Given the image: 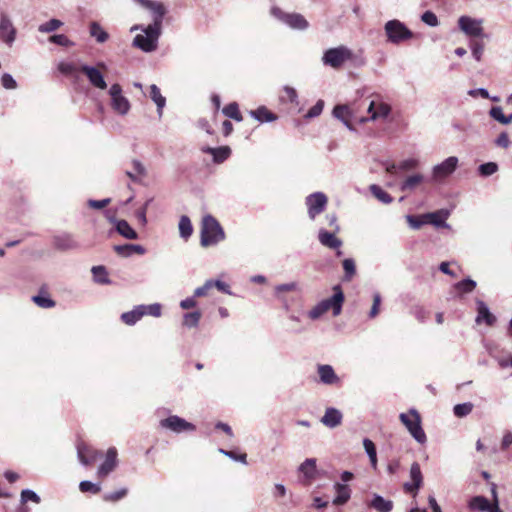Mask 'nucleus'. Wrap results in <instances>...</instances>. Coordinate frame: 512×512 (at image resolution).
I'll return each instance as SVG.
<instances>
[{
    "instance_id": "1",
    "label": "nucleus",
    "mask_w": 512,
    "mask_h": 512,
    "mask_svg": "<svg viewBox=\"0 0 512 512\" xmlns=\"http://www.w3.org/2000/svg\"><path fill=\"white\" fill-rule=\"evenodd\" d=\"M166 12L152 13L153 23L144 27L134 25L130 31L141 30L143 34H138L133 39V46L143 52L150 53L158 48V41L161 35L162 21Z\"/></svg>"
},
{
    "instance_id": "2",
    "label": "nucleus",
    "mask_w": 512,
    "mask_h": 512,
    "mask_svg": "<svg viewBox=\"0 0 512 512\" xmlns=\"http://www.w3.org/2000/svg\"><path fill=\"white\" fill-rule=\"evenodd\" d=\"M334 294L328 299H324L317 303L309 312L308 317L311 320H317L324 315L328 310L332 309L333 315L338 316L342 311L344 303V294L340 286H334Z\"/></svg>"
},
{
    "instance_id": "3",
    "label": "nucleus",
    "mask_w": 512,
    "mask_h": 512,
    "mask_svg": "<svg viewBox=\"0 0 512 512\" xmlns=\"http://www.w3.org/2000/svg\"><path fill=\"white\" fill-rule=\"evenodd\" d=\"M200 234V243L203 247L216 245L225 239L223 228L212 215L203 217Z\"/></svg>"
},
{
    "instance_id": "4",
    "label": "nucleus",
    "mask_w": 512,
    "mask_h": 512,
    "mask_svg": "<svg viewBox=\"0 0 512 512\" xmlns=\"http://www.w3.org/2000/svg\"><path fill=\"white\" fill-rule=\"evenodd\" d=\"M399 419L418 443L424 444L426 442L427 438L421 425V416L415 408H410L406 413H400Z\"/></svg>"
},
{
    "instance_id": "5",
    "label": "nucleus",
    "mask_w": 512,
    "mask_h": 512,
    "mask_svg": "<svg viewBox=\"0 0 512 512\" xmlns=\"http://www.w3.org/2000/svg\"><path fill=\"white\" fill-rule=\"evenodd\" d=\"M387 42L399 45L413 37L412 31L400 20H389L384 25Z\"/></svg>"
},
{
    "instance_id": "6",
    "label": "nucleus",
    "mask_w": 512,
    "mask_h": 512,
    "mask_svg": "<svg viewBox=\"0 0 512 512\" xmlns=\"http://www.w3.org/2000/svg\"><path fill=\"white\" fill-rule=\"evenodd\" d=\"M352 58V50L347 46L340 45L338 47L327 49L322 56V62L325 66H329L333 69H339L344 65V63L350 61Z\"/></svg>"
},
{
    "instance_id": "7",
    "label": "nucleus",
    "mask_w": 512,
    "mask_h": 512,
    "mask_svg": "<svg viewBox=\"0 0 512 512\" xmlns=\"http://www.w3.org/2000/svg\"><path fill=\"white\" fill-rule=\"evenodd\" d=\"M358 106L351 105H337L333 109V116L339 119L349 130H354L352 123H365L368 119L357 114Z\"/></svg>"
},
{
    "instance_id": "8",
    "label": "nucleus",
    "mask_w": 512,
    "mask_h": 512,
    "mask_svg": "<svg viewBox=\"0 0 512 512\" xmlns=\"http://www.w3.org/2000/svg\"><path fill=\"white\" fill-rule=\"evenodd\" d=\"M110 96V106L118 115L125 116L129 113L131 104L127 97L123 95L122 87L118 83H114L108 90Z\"/></svg>"
},
{
    "instance_id": "9",
    "label": "nucleus",
    "mask_w": 512,
    "mask_h": 512,
    "mask_svg": "<svg viewBox=\"0 0 512 512\" xmlns=\"http://www.w3.org/2000/svg\"><path fill=\"white\" fill-rule=\"evenodd\" d=\"M271 15L292 29L305 30L309 26L308 21L303 15L298 13H286L276 6L271 8Z\"/></svg>"
},
{
    "instance_id": "10",
    "label": "nucleus",
    "mask_w": 512,
    "mask_h": 512,
    "mask_svg": "<svg viewBox=\"0 0 512 512\" xmlns=\"http://www.w3.org/2000/svg\"><path fill=\"white\" fill-rule=\"evenodd\" d=\"M483 21L474 19L469 16H461L458 20L459 29L470 39L474 38H488L484 33Z\"/></svg>"
},
{
    "instance_id": "11",
    "label": "nucleus",
    "mask_w": 512,
    "mask_h": 512,
    "mask_svg": "<svg viewBox=\"0 0 512 512\" xmlns=\"http://www.w3.org/2000/svg\"><path fill=\"white\" fill-rule=\"evenodd\" d=\"M159 425L162 429L169 430L177 434L193 432L196 430V426L194 424L177 415H170L169 417L160 420Z\"/></svg>"
},
{
    "instance_id": "12",
    "label": "nucleus",
    "mask_w": 512,
    "mask_h": 512,
    "mask_svg": "<svg viewBox=\"0 0 512 512\" xmlns=\"http://www.w3.org/2000/svg\"><path fill=\"white\" fill-rule=\"evenodd\" d=\"M327 203L328 198L323 192H314L309 194L305 198L309 218L314 220L325 210Z\"/></svg>"
},
{
    "instance_id": "13",
    "label": "nucleus",
    "mask_w": 512,
    "mask_h": 512,
    "mask_svg": "<svg viewBox=\"0 0 512 512\" xmlns=\"http://www.w3.org/2000/svg\"><path fill=\"white\" fill-rule=\"evenodd\" d=\"M410 479V482L404 483L403 488L406 493L415 498L423 484V475L417 462H414L410 467Z\"/></svg>"
},
{
    "instance_id": "14",
    "label": "nucleus",
    "mask_w": 512,
    "mask_h": 512,
    "mask_svg": "<svg viewBox=\"0 0 512 512\" xmlns=\"http://www.w3.org/2000/svg\"><path fill=\"white\" fill-rule=\"evenodd\" d=\"M367 112L370 116L365 119L368 121L384 120L389 116L391 107L379 99L371 100L367 106Z\"/></svg>"
},
{
    "instance_id": "15",
    "label": "nucleus",
    "mask_w": 512,
    "mask_h": 512,
    "mask_svg": "<svg viewBox=\"0 0 512 512\" xmlns=\"http://www.w3.org/2000/svg\"><path fill=\"white\" fill-rule=\"evenodd\" d=\"M16 29L10 17L2 12L0 14V38L7 45L11 46L16 39Z\"/></svg>"
},
{
    "instance_id": "16",
    "label": "nucleus",
    "mask_w": 512,
    "mask_h": 512,
    "mask_svg": "<svg viewBox=\"0 0 512 512\" xmlns=\"http://www.w3.org/2000/svg\"><path fill=\"white\" fill-rule=\"evenodd\" d=\"M80 70L86 75L89 83L93 87L100 90H105L107 88V83L98 67L84 64L80 67Z\"/></svg>"
},
{
    "instance_id": "17",
    "label": "nucleus",
    "mask_w": 512,
    "mask_h": 512,
    "mask_svg": "<svg viewBox=\"0 0 512 512\" xmlns=\"http://www.w3.org/2000/svg\"><path fill=\"white\" fill-rule=\"evenodd\" d=\"M102 454L100 451L91 448L83 442L77 444V456L82 465H90Z\"/></svg>"
},
{
    "instance_id": "18",
    "label": "nucleus",
    "mask_w": 512,
    "mask_h": 512,
    "mask_svg": "<svg viewBox=\"0 0 512 512\" xmlns=\"http://www.w3.org/2000/svg\"><path fill=\"white\" fill-rule=\"evenodd\" d=\"M469 506L472 510L499 512L498 502L495 499L494 503H490L487 498L483 496H475L470 502Z\"/></svg>"
},
{
    "instance_id": "19",
    "label": "nucleus",
    "mask_w": 512,
    "mask_h": 512,
    "mask_svg": "<svg viewBox=\"0 0 512 512\" xmlns=\"http://www.w3.org/2000/svg\"><path fill=\"white\" fill-rule=\"evenodd\" d=\"M117 465V450L114 447L108 449L105 461L98 468V475L100 477L107 476L112 472Z\"/></svg>"
},
{
    "instance_id": "20",
    "label": "nucleus",
    "mask_w": 512,
    "mask_h": 512,
    "mask_svg": "<svg viewBox=\"0 0 512 512\" xmlns=\"http://www.w3.org/2000/svg\"><path fill=\"white\" fill-rule=\"evenodd\" d=\"M343 415L340 410L329 407L321 418V423L328 428H335L342 423Z\"/></svg>"
},
{
    "instance_id": "21",
    "label": "nucleus",
    "mask_w": 512,
    "mask_h": 512,
    "mask_svg": "<svg viewBox=\"0 0 512 512\" xmlns=\"http://www.w3.org/2000/svg\"><path fill=\"white\" fill-rule=\"evenodd\" d=\"M477 324L485 322L487 326H493L496 323V317L489 311L487 305L481 301H477V316L475 319Z\"/></svg>"
},
{
    "instance_id": "22",
    "label": "nucleus",
    "mask_w": 512,
    "mask_h": 512,
    "mask_svg": "<svg viewBox=\"0 0 512 512\" xmlns=\"http://www.w3.org/2000/svg\"><path fill=\"white\" fill-rule=\"evenodd\" d=\"M318 240L321 245L330 249H339L343 244L342 240L336 237L335 233L328 232L325 229L319 230Z\"/></svg>"
},
{
    "instance_id": "23",
    "label": "nucleus",
    "mask_w": 512,
    "mask_h": 512,
    "mask_svg": "<svg viewBox=\"0 0 512 512\" xmlns=\"http://www.w3.org/2000/svg\"><path fill=\"white\" fill-rule=\"evenodd\" d=\"M317 371L323 384L334 385L340 381L331 365H319Z\"/></svg>"
},
{
    "instance_id": "24",
    "label": "nucleus",
    "mask_w": 512,
    "mask_h": 512,
    "mask_svg": "<svg viewBox=\"0 0 512 512\" xmlns=\"http://www.w3.org/2000/svg\"><path fill=\"white\" fill-rule=\"evenodd\" d=\"M114 251L122 257H130L132 254L143 255L146 249L139 244H124L114 246Z\"/></svg>"
},
{
    "instance_id": "25",
    "label": "nucleus",
    "mask_w": 512,
    "mask_h": 512,
    "mask_svg": "<svg viewBox=\"0 0 512 512\" xmlns=\"http://www.w3.org/2000/svg\"><path fill=\"white\" fill-rule=\"evenodd\" d=\"M201 150L204 153L211 154L213 156V161L215 163L224 162L230 156L231 153V150L228 146H222L218 148L203 147Z\"/></svg>"
},
{
    "instance_id": "26",
    "label": "nucleus",
    "mask_w": 512,
    "mask_h": 512,
    "mask_svg": "<svg viewBox=\"0 0 512 512\" xmlns=\"http://www.w3.org/2000/svg\"><path fill=\"white\" fill-rule=\"evenodd\" d=\"M369 507L375 509L377 512H391L393 509V502L383 498L381 495L374 494L369 503Z\"/></svg>"
},
{
    "instance_id": "27",
    "label": "nucleus",
    "mask_w": 512,
    "mask_h": 512,
    "mask_svg": "<svg viewBox=\"0 0 512 512\" xmlns=\"http://www.w3.org/2000/svg\"><path fill=\"white\" fill-rule=\"evenodd\" d=\"M334 489L336 491V497L333 499L334 505H343L350 499L351 490L346 484L336 483Z\"/></svg>"
},
{
    "instance_id": "28",
    "label": "nucleus",
    "mask_w": 512,
    "mask_h": 512,
    "mask_svg": "<svg viewBox=\"0 0 512 512\" xmlns=\"http://www.w3.org/2000/svg\"><path fill=\"white\" fill-rule=\"evenodd\" d=\"M250 115L261 123L273 122L277 119V115L272 113L265 106L250 111Z\"/></svg>"
},
{
    "instance_id": "29",
    "label": "nucleus",
    "mask_w": 512,
    "mask_h": 512,
    "mask_svg": "<svg viewBox=\"0 0 512 512\" xmlns=\"http://www.w3.org/2000/svg\"><path fill=\"white\" fill-rule=\"evenodd\" d=\"M54 245L60 250H70L77 247V243L70 234H61L54 237Z\"/></svg>"
},
{
    "instance_id": "30",
    "label": "nucleus",
    "mask_w": 512,
    "mask_h": 512,
    "mask_svg": "<svg viewBox=\"0 0 512 512\" xmlns=\"http://www.w3.org/2000/svg\"><path fill=\"white\" fill-rule=\"evenodd\" d=\"M116 231L126 239L135 240L138 238L137 232L129 225L126 220L115 221Z\"/></svg>"
},
{
    "instance_id": "31",
    "label": "nucleus",
    "mask_w": 512,
    "mask_h": 512,
    "mask_svg": "<svg viewBox=\"0 0 512 512\" xmlns=\"http://www.w3.org/2000/svg\"><path fill=\"white\" fill-rule=\"evenodd\" d=\"M89 33L91 37L95 38L97 43L102 44L109 39V34L96 21H92L89 24Z\"/></svg>"
},
{
    "instance_id": "32",
    "label": "nucleus",
    "mask_w": 512,
    "mask_h": 512,
    "mask_svg": "<svg viewBox=\"0 0 512 512\" xmlns=\"http://www.w3.org/2000/svg\"><path fill=\"white\" fill-rule=\"evenodd\" d=\"M424 181V176L416 173L408 176L400 185V190L403 192L413 191Z\"/></svg>"
},
{
    "instance_id": "33",
    "label": "nucleus",
    "mask_w": 512,
    "mask_h": 512,
    "mask_svg": "<svg viewBox=\"0 0 512 512\" xmlns=\"http://www.w3.org/2000/svg\"><path fill=\"white\" fill-rule=\"evenodd\" d=\"M299 471L304 475V477L311 481L316 476V459L308 458L306 459L300 466Z\"/></svg>"
},
{
    "instance_id": "34",
    "label": "nucleus",
    "mask_w": 512,
    "mask_h": 512,
    "mask_svg": "<svg viewBox=\"0 0 512 512\" xmlns=\"http://www.w3.org/2000/svg\"><path fill=\"white\" fill-rule=\"evenodd\" d=\"M486 38H474L470 39L469 47L471 49L472 55L476 61L480 62L482 60L484 50H485V40Z\"/></svg>"
},
{
    "instance_id": "35",
    "label": "nucleus",
    "mask_w": 512,
    "mask_h": 512,
    "mask_svg": "<svg viewBox=\"0 0 512 512\" xmlns=\"http://www.w3.org/2000/svg\"><path fill=\"white\" fill-rule=\"evenodd\" d=\"M143 317V311L140 305L135 306L131 311L124 312L121 314V320L126 325H134Z\"/></svg>"
},
{
    "instance_id": "36",
    "label": "nucleus",
    "mask_w": 512,
    "mask_h": 512,
    "mask_svg": "<svg viewBox=\"0 0 512 512\" xmlns=\"http://www.w3.org/2000/svg\"><path fill=\"white\" fill-rule=\"evenodd\" d=\"M150 97L156 104L158 115H159V117H161L163 108L166 105V99L164 96H162L160 89L155 84H152L150 86Z\"/></svg>"
},
{
    "instance_id": "37",
    "label": "nucleus",
    "mask_w": 512,
    "mask_h": 512,
    "mask_svg": "<svg viewBox=\"0 0 512 512\" xmlns=\"http://www.w3.org/2000/svg\"><path fill=\"white\" fill-rule=\"evenodd\" d=\"M446 216L447 213L443 211L433 212L425 214V220L427 224H431L437 228L446 227Z\"/></svg>"
},
{
    "instance_id": "38",
    "label": "nucleus",
    "mask_w": 512,
    "mask_h": 512,
    "mask_svg": "<svg viewBox=\"0 0 512 512\" xmlns=\"http://www.w3.org/2000/svg\"><path fill=\"white\" fill-rule=\"evenodd\" d=\"M178 228L181 238L187 240L191 237L193 233V226L188 216L183 215L180 217Z\"/></svg>"
},
{
    "instance_id": "39",
    "label": "nucleus",
    "mask_w": 512,
    "mask_h": 512,
    "mask_svg": "<svg viewBox=\"0 0 512 512\" xmlns=\"http://www.w3.org/2000/svg\"><path fill=\"white\" fill-rule=\"evenodd\" d=\"M475 288L476 282L469 278L459 281L454 285V290L459 296L471 293Z\"/></svg>"
},
{
    "instance_id": "40",
    "label": "nucleus",
    "mask_w": 512,
    "mask_h": 512,
    "mask_svg": "<svg viewBox=\"0 0 512 512\" xmlns=\"http://www.w3.org/2000/svg\"><path fill=\"white\" fill-rule=\"evenodd\" d=\"M57 68L58 71L65 76H70L74 78L78 77L79 69L77 65L73 62L61 61L58 63Z\"/></svg>"
},
{
    "instance_id": "41",
    "label": "nucleus",
    "mask_w": 512,
    "mask_h": 512,
    "mask_svg": "<svg viewBox=\"0 0 512 512\" xmlns=\"http://www.w3.org/2000/svg\"><path fill=\"white\" fill-rule=\"evenodd\" d=\"M369 190L372 195L383 204H390L393 201V198L379 185L372 184L370 185Z\"/></svg>"
},
{
    "instance_id": "42",
    "label": "nucleus",
    "mask_w": 512,
    "mask_h": 512,
    "mask_svg": "<svg viewBox=\"0 0 512 512\" xmlns=\"http://www.w3.org/2000/svg\"><path fill=\"white\" fill-rule=\"evenodd\" d=\"M141 7L149 10L151 13L166 12L164 5L161 2L153 0H135Z\"/></svg>"
},
{
    "instance_id": "43",
    "label": "nucleus",
    "mask_w": 512,
    "mask_h": 512,
    "mask_svg": "<svg viewBox=\"0 0 512 512\" xmlns=\"http://www.w3.org/2000/svg\"><path fill=\"white\" fill-rule=\"evenodd\" d=\"M363 446L365 448V451L370 459V462H371V466L376 469L377 467V453H376V447L374 445V443L368 439V438H365L363 440Z\"/></svg>"
},
{
    "instance_id": "44",
    "label": "nucleus",
    "mask_w": 512,
    "mask_h": 512,
    "mask_svg": "<svg viewBox=\"0 0 512 512\" xmlns=\"http://www.w3.org/2000/svg\"><path fill=\"white\" fill-rule=\"evenodd\" d=\"M448 176V159L443 160L433 169V178L435 181H442Z\"/></svg>"
},
{
    "instance_id": "45",
    "label": "nucleus",
    "mask_w": 512,
    "mask_h": 512,
    "mask_svg": "<svg viewBox=\"0 0 512 512\" xmlns=\"http://www.w3.org/2000/svg\"><path fill=\"white\" fill-rule=\"evenodd\" d=\"M342 265L344 269V280L351 281L356 274L355 261L352 258H347L343 260Z\"/></svg>"
},
{
    "instance_id": "46",
    "label": "nucleus",
    "mask_w": 512,
    "mask_h": 512,
    "mask_svg": "<svg viewBox=\"0 0 512 512\" xmlns=\"http://www.w3.org/2000/svg\"><path fill=\"white\" fill-rule=\"evenodd\" d=\"M223 113L225 116L229 117V118H232L238 122L242 121V116H241V113L239 111V107H238V104L233 102V103H230L228 105H226L224 108H223Z\"/></svg>"
},
{
    "instance_id": "47",
    "label": "nucleus",
    "mask_w": 512,
    "mask_h": 512,
    "mask_svg": "<svg viewBox=\"0 0 512 512\" xmlns=\"http://www.w3.org/2000/svg\"><path fill=\"white\" fill-rule=\"evenodd\" d=\"M141 310L143 311V316L150 315L153 317H160L162 314V306L159 303H153L149 305H140Z\"/></svg>"
},
{
    "instance_id": "48",
    "label": "nucleus",
    "mask_w": 512,
    "mask_h": 512,
    "mask_svg": "<svg viewBox=\"0 0 512 512\" xmlns=\"http://www.w3.org/2000/svg\"><path fill=\"white\" fill-rule=\"evenodd\" d=\"M201 318L199 311L186 313L183 317V325L189 328L197 327Z\"/></svg>"
},
{
    "instance_id": "49",
    "label": "nucleus",
    "mask_w": 512,
    "mask_h": 512,
    "mask_svg": "<svg viewBox=\"0 0 512 512\" xmlns=\"http://www.w3.org/2000/svg\"><path fill=\"white\" fill-rule=\"evenodd\" d=\"M63 25L62 21L58 19H51L38 27V31L41 33H50L58 28H60Z\"/></svg>"
},
{
    "instance_id": "50",
    "label": "nucleus",
    "mask_w": 512,
    "mask_h": 512,
    "mask_svg": "<svg viewBox=\"0 0 512 512\" xmlns=\"http://www.w3.org/2000/svg\"><path fill=\"white\" fill-rule=\"evenodd\" d=\"M91 271L96 282L101 284H106L109 282L107 271L104 266H94L92 267Z\"/></svg>"
},
{
    "instance_id": "51",
    "label": "nucleus",
    "mask_w": 512,
    "mask_h": 512,
    "mask_svg": "<svg viewBox=\"0 0 512 512\" xmlns=\"http://www.w3.org/2000/svg\"><path fill=\"white\" fill-rule=\"evenodd\" d=\"M79 489L83 493L98 494L101 491V486L99 483L84 480L80 482Z\"/></svg>"
},
{
    "instance_id": "52",
    "label": "nucleus",
    "mask_w": 512,
    "mask_h": 512,
    "mask_svg": "<svg viewBox=\"0 0 512 512\" xmlns=\"http://www.w3.org/2000/svg\"><path fill=\"white\" fill-rule=\"evenodd\" d=\"M49 41L51 43L64 46V47H72L74 46V42L71 41L66 35L64 34H55L49 37Z\"/></svg>"
},
{
    "instance_id": "53",
    "label": "nucleus",
    "mask_w": 512,
    "mask_h": 512,
    "mask_svg": "<svg viewBox=\"0 0 512 512\" xmlns=\"http://www.w3.org/2000/svg\"><path fill=\"white\" fill-rule=\"evenodd\" d=\"M473 409V405L472 403H463V404H457L453 411H454V414L461 418V417H464V416H467Z\"/></svg>"
},
{
    "instance_id": "54",
    "label": "nucleus",
    "mask_w": 512,
    "mask_h": 512,
    "mask_svg": "<svg viewBox=\"0 0 512 512\" xmlns=\"http://www.w3.org/2000/svg\"><path fill=\"white\" fill-rule=\"evenodd\" d=\"M323 108H324V101L323 100H318L316 102V104L313 105L308 110L307 114L305 115V118L311 119V118H315V117L319 116L322 113Z\"/></svg>"
},
{
    "instance_id": "55",
    "label": "nucleus",
    "mask_w": 512,
    "mask_h": 512,
    "mask_svg": "<svg viewBox=\"0 0 512 512\" xmlns=\"http://www.w3.org/2000/svg\"><path fill=\"white\" fill-rule=\"evenodd\" d=\"M127 493H128L127 488H121L115 492L105 494L103 498L105 501L115 502V501H118V500L124 498L127 495Z\"/></svg>"
},
{
    "instance_id": "56",
    "label": "nucleus",
    "mask_w": 512,
    "mask_h": 512,
    "mask_svg": "<svg viewBox=\"0 0 512 512\" xmlns=\"http://www.w3.org/2000/svg\"><path fill=\"white\" fill-rule=\"evenodd\" d=\"M498 170V166L494 162H488L479 166V173L482 176L493 175Z\"/></svg>"
},
{
    "instance_id": "57",
    "label": "nucleus",
    "mask_w": 512,
    "mask_h": 512,
    "mask_svg": "<svg viewBox=\"0 0 512 512\" xmlns=\"http://www.w3.org/2000/svg\"><path fill=\"white\" fill-rule=\"evenodd\" d=\"M32 300L41 308H52L55 306V302L46 296L37 295Z\"/></svg>"
},
{
    "instance_id": "58",
    "label": "nucleus",
    "mask_w": 512,
    "mask_h": 512,
    "mask_svg": "<svg viewBox=\"0 0 512 512\" xmlns=\"http://www.w3.org/2000/svg\"><path fill=\"white\" fill-rule=\"evenodd\" d=\"M21 501L23 503H26L28 501H32V502L38 504V503H40V497L33 490L24 489L21 492Z\"/></svg>"
},
{
    "instance_id": "59",
    "label": "nucleus",
    "mask_w": 512,
    "mask_h": 512,
    "mask_svg": "<svg viewBox=\"0 0 512 512\" xmlns=\"http://www.w3.org/2000/svg\"><path fill=\"white\" fill-rule=\"evenodd\" d=\"M490 116L502 124L510 123V119H506L501 107H492L490 110Z\"/></svg>"
},
{
    "instance_id": "60",
    "label": "nucleus",
    "mask_w": 512,
    "mask_h": 512,
    "mask_svg": "<svg viewBox=\"0 0 512 512\" xmlns=\"http://www.w3.org/2000/svg\"><path fill=\"white\" fill-rule=\"evenodd\" d=\"M407 222L413 229H419L422 225L427 224L425 220V215H422L420 217H415L412 215L406 216Z\"/></svg>"
},
{
    "instance_id": "61",
    "label": "nucleus",
    "mask_w": 512,
    "mask_h": 512,
    "mask_svg": "<svg viewBox=\"0 0 512 512\" xmlns=\"http://www.w3.org/2000/svg\"><path fill=\"white\" fill-rule=\"evenodd\" d=\"M381 305V295L378 292L373 294V305L369 312V318H375L379 314Z\"/></svg>"
},
{
    "instance_id": "62",
    "label": "nucleus",
    "mask_w": 512,
    "mask_h": 512,
    "mask_svg": "<svg viewBox=\"0 0 512 512\" xmlns=\"http://www.w3.org/2000/svg\"><path fill=\"white\" fill-rule=\"evenodd\" d=\"M214 287V282L213 280H207L204 285L200 286V287H197L195 290H194V297H203V296H206L208 291Z\"/></svg>"
},
{
    "instance_id": "63",
    "label": "nucleus",
    "mask_w": 512,
    "mask_h": 512,
    "mask_svg": "<svg viewBox=\"0 0 512 512\" xmlns=\"http://www.w3.org/2000/svg\"><path fill=\"white\" fill-rule=\"evenodd\" d=\"M419 162L417 159L409 158L401 161L398 164V169L402 171H409L415 169L418 166Z\"/></svg>"
},
{
    "instance_id": "64",
    "label": "nucleus",
    "mask_w": 512,
    "mask_h": 512,
    "mask_svg": "<svg viewBox=\"0 0 512 512\" xmlns=\"http://www.w3.org/2000/svg\"><path fill=\"white\" fill-rule=\"evenodd\" d=\"M421 20L431 27H435L438 25L437 16L431 11H426L425 13H423L421 16Z\"/></svg>"
}]
</instances>
